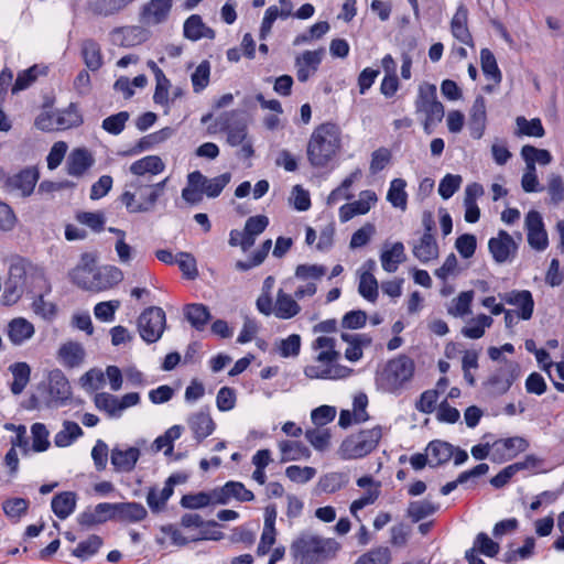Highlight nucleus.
I'll list each match as a JSON object with an SVG mask.
<instances>
[{"label": "nucleus", "mask_w": 564, "mask_h": 564, "mask_svg": "<svg viewBox=\"0 0 564 564\" xmlns=\"http://www.w3.org/2000/svg\"><path fill=\"white\" fill-rule=\"evenodd\" d=\"M341 149L340 129L330 122L316 127L306 145V156L313 167H325Z\"/></svg>", "instance_id": "obj_1"}, {"label": "nucleus", "mask_w": 564, "mask_h": 564, "mask_svg": "<svg viewBox=\"0 0 564 564\" xmlns=\"http://www.w3.org/2000/svg\"><path fill=\"white\" fill-rule=\"evenodd\" d=\"M339 545L333 539L313 532H301L290 545L293 564H319L334 556Z\"/></svg>", "instance_id": "obj_2"}, {"label": "nucleus", "mask_w": 564, "mask_h": 564, "mask_svg": "<svg viewBox=\"0 0 564 564\" xmlns=\"http://www.w3.org/2000/svg\"><path fill=\"white\" fill-rule=\"evenodd\" d=\"M274 283L275 279L271 275L264 279L261 293L256 301L257 310L265 316L273 315L279 319H291L299 315L301 306L295 296L282 289L276 291L274 297L272 296Z\"/></svg>", "instance_id": "obj_3"}, {"label": "nucleus", "mask_w": 564, "mask_h": 564, "mask_svg": "<svg viewBox=\"0 0 564 564\" xmlns=\"http://www.w3.org/2000/svg\"><path fill=\"white\" fill-rule=\"evenodd\" d=\"M167 178L159 183H144L141 180L127 183L120 202L130 214L152 212L162 196Z\"/></svg>", "instance_id": "obj_4"}, {"label": "nucleus", "mask_w": 564, "mask_h": 564, "mask_svg": "<svg viewBox=\"0 0 564 564\" xmlns=\"http://www.w3.org/2000/svg\"><path fill=\"white\" fill-rule=\"evenodd\" d=\"M383 437L380 425L362 429L346 436L339 444L336 455L341 460L361 459L375 452Z\"/></svg>", "instance_id": "obj_5"}, {"label": "nucleus", "mask_w": 564, "mask_h": 564, "mask_svg": "<svg viewBox=\"0 0 564 564\" xmlns=\"http://www.w3.org/2000/svg\"><path fill=\"white\" fill-rule=\"evenodd\" d=\"M414 362L406 356L389 360L377 376L378 384L390 393L400 392L414 375Z\"/></svg>", "instance_id": "obj_6"}, {"label": "nucleus", "mask_w": 564, "mask_h": 564, "mask_svg": "<svg viewBox=\"0 0 564 564\" xmlns=\"http://www.w3.org/2000/svg\"><path fill=\"white\" fill-rule=\"evenodd\" d=\"M43 273L33 264L19 261L10 267L9 278L6 282L3 302L7 305L15 304L23 293V289L33 278H42Z\"/></svg>", "instance_id": "obj_7"}, {"label": "nucleus", "mask_w": 564, "mask_h": 564, "mask_svg": "<svg viewBox=\"0 0 564 564\" xmlns=\"http://www.w3.org/2000/svg\"><path fill=\"white\" fill-rule=\"evenodd\" d=\"M415 108L417 113L424 115V131L431 133V128L444 118V107L437 100L435 85L423 83L419 86Z\"/></svg>", "instance_id": "obj_8"}, {"label": "nucleus", "mask_w": 564, "mask_h": 564, "mask_svg": "<svg viewBox=\"0 0 564 564\" xmlns=\"http://www.w3.org/2000/svg\"><path fill=\"white\" fill-rule=\"evenodd\" d=\"M339 358L315 355L304 367V375L314 380H341L351 376L352 369L338 362Z\"/></svg>", "instance_id": "obj_9"}, {"label": "nucleus", "mask_w": 564, "mask_h": 564, "mask_svg": "<svg viewBox=\"0 0 564 564\" xmlns=\"http://www.w3.org/2000/svg\"><path fill=\"white\" fill-rule=\"evenodd\" d=\"M166 316L164 311L158 306H151L143 311L138 318L140 336L147 343L158 341L165 329Z\"/></svg>", "instance_id": "obj_10"}, {"label": "nucleus", "mask_w": 564, "mask_h": 564, "mask_svg": "<svg viewBox=\"0 0 564 564\" xmlns=\"http://www.w3.org/2000/svg\"><path fill=\"white\" fill-rule=\"evenodd\" d=\"M519 376L518 364L505 360L496 372L488 379L487 387L492 394H505Z\"/></svg>", "instance_id": "obj_11"}, {"label": "nucleus", "mask_w": 564, "mask_h": 564, "mask_svg": "<svg viewBox=\"0 0 564 564\" xmlns=\"http://www.w3.org/2000/svg\"><path fill=\"white\" fill-rule=\"evenodd\" d=\"M356 484L359 488L364 489L365 492L350 503L349 511L352 517L359 520L358 512L378 500L381 482L376 480L372 476L365 475L359 477Z\"/></svg>", "instance_id": "obj_12"}, {"label": "nucleus", "mask_w": 564, "mask_h": 564, "mask_svg": "<svg viewBox=\"0 0 564 564\" xmlns=\"http://www.w3.org/2000/svg\"><path fill=\"white\" fill-rule=\"evenodd\" d=\"M524 227L529 246L536 251L545 250L549 246V238L541 214L530 210L525 215Z\"/></svg>", "instance_id": "obj_13"}, {"label": "nucleus", "mask_w": 564, "mask_h": 564, "mask_svg": "<svg viewBox=\"0 0 564 564\" xmlns=\"http://www.w3.org/2000/svg\"><path fill=\"white\" fill-rule=\"evenodd\" d=\"M488 248L495 261L503 263L516 256L518 243L511 235L505 230H500L496 237L489 240Z\"/></svg>", "instance_id": "obj_14"}, {"label": "nucleus", "mask_w": 564, "mask_h": 564, "mask_svg": "<svg viewBox=\"0 0 564 564\" xmlns=\"http://www.w3.org/2000/svg\"><path fill=\"white\" fill-rule=\"evenodd\" d=\"M324 54V48H318L315 51H304L295 57V70L299 82H307L317 72Z\"/></svg>", "instance_id": "obj_15"}, {"label": "nucleus", "mask_w": 564, "mask_h": 564, "mask_svg": "<svg viewBox=\"0 0 564 564\" xmlns=\"http://www.w3.org/2000/svg\"><path fill=\"white\" fill-rule=\"evenodd\" d=\"M499 299L508 305L518 308V317L523 321H529L534 311V300L530 291L528 290H512L499 294Z\"/></svg>", "instance_id": "obj_16"}, {"label": "nucleus", "mask_w": 564, "mask_h": 564, "mask_svg": "<svg viewBox=\"0 0 564 564\" xmlns=\"http://www.w3.org/2000/svg\"><path fill=\"white\" fill-rule=\"evenodd\" d=\"M95 164L93 153L86 148H75L66 159V173L73 177H83Z\"/></svg>", "instance_id": "obj_17"}, {"label": "nucleus", "mask_w": 564, "mask_h": 564, "mask_svg": "<svg viewBox=\"0 0 564 564\" xmlns=\"http://www.w3.org/2000/svg\"><path fill=\"white\" fill-rule=\"evenodd\" d=\"M376 262L372 259L367 260L359 270L358 292L367 301L376 303L379 291L378 281L373 275Z\"/></svg>", "instance_id": "obj_18"}, {"label": "nucleus", "mask_w": 564, "mask_h": 564, "mask_svg": "<svg viewBox=\"0 0 564 564\" xmlns=\"http://www.w3.org/2000/svg\"><path fill=\"white\" fill-rule=\"evenodd\" d=\"M123 278L122 272L113 265H107L99 269L94 267L91 284L88 285V291L100 292L111 289L118 284Z\"/></svg>", "instance_id": "obj_19"}, {"label": "nucleus", "mask_w": 564, "mask_h": 564, "mask_svg": "<svg viewBox=\"0 0 564 564\" xmlns=\"http://www.w3.org/2000/svg\"><path fill=\"white\" fill-rule=\"evenodd\" d=\"M377 202V195L372 191H362L357 200L345 204L339 209V219L346 223L358 215L367 214Z\"/></svg>", "instance_id": "obj_20"}, {"label": "nucleus", "mask_w": 564, "mask_h": 564, "mask_svg": "<svg viewBox=\"0 0 564 564\" xmlns=\"http://www.w3.org/2000/svg\"><path fill=\"white\" fill-rule=\"evenodd\" d=\"M6 334L13 346H22L33 338L35 327L24 317H14L8 323Z\"/></svg>", "instance_id": "obj_21"}, {"label": "nucleus", "mask_w": 564, "mask_h": 564, "mask_svg": "<svg viewBox=\"0 0 564 564\" xmlns=\"http://www.w3.org/2000/svg\"><path fill=\"white\" fill-rule=\"evenodd\" d=\"M50 403L58 405L72 395L70 384L61 370H53L48 375Z\"/></svg>", "instance_id": "obj_22"}, {"label": "nucleus", "mask_w": 564, "mask_h": 564, "mask_svg": "<svg viewBox=\"0 0 564 564\" xmlns=\"http://www.w3.org/2000/svg\"><path fill=\"white\" fill-rule=\"evenodd\" d=\"M140 455L141 451L138 447H115L111 451L110 459L116 471L130 473L134 469Z\"/></svg>", "instance_id": "obj_23"}, {"label": "nucleus", "mask_w": 564, "mask_h": 564, "mask_svg": "<svg viewBox=\"0 0 564 564\" xmlns=\"http://www.w3.org/2000/svg\"><path fill=\"white\" fill-rule=\"evenodd\" d=\"M173 0H150L142 10V19L148 25L164 23L172 10Z\"/></svg>", "instance_id": "obj_24"}, {"label": "nucleus", "mask_w": 564, "mask_h": 564, "mask_svg": "<svg viewBox=\"0 0 564 564\" xmlns=\"http://www.w3.org/2000/svg\"><path fill=\"white\" fill-rule=\"evenodd\" d=\"M451 33L460 43L474 47L471 33L468 29V10L460 4L451 20Z\"/></svg>", "instance_id": "obj_25"}, {"label": "nucleus", "mask_w": 564, "mask_h": 564, "mask_svg": "<svg viewBox=\"0 0 564 564\" xmlns=\"http://www.w3.org/2000/svg\"><path fill=\"white\" fill-rule=\"evenodd\" d=\"M494 446V459L508 460L525 452L529 447V443L525 438L516 436L495 442Z\"/></svg>", "instance_id": "obj_26"}, {"label": "nucleus", "mask_w": 564, "mask_h": 564, "mask_svg": "<svg viewBox=\"0 0 564 564\" xmlns=\"http://www.w3.org/2000/svg\"><path fill=\"white\" fill-rule=\"evenodd\" d=\"M486 101L484 97L479 96L475 99L469 112L468 129L470 135L476 140L481 139L486 130Z\"/></svg>", "instance_id": "obj_27"}, {"label": "nucleus", "mask_w": 564, "mask_h": 564, "mask_svg": "<svg viewBox=\"0 0 564 564\" xmlns=\"http://www.w3.org/2000/svg\"><path fill=\"white\" fill-rule=\"evenodd\" d=\"M405 260V251L402 242L384 243L380 253L382 269L388 273H393Z\"/></svg>", "instance_id": "obj_28"}, {"label": "nucleus", "mask_w": 564, "mask_h": 564, "mask_svg": "<svg viewBox=\"0 0 564 564\" xmlns=\"http://www.w3.org/2000/svg\"><path fill=\"white\" fill-rule=\"evenodd\" d=\"M413 256L422 263L436 260L438 258V246L431 232H425L412 245Z\"/></svg>", "instance_id": "obj_29"}, {"label": "nucleus", "mask_w": 564, "mask_h": 564, "mask_svg": "<svg viewBox=\"0 0 564 564\" xmlns=\"http://www.w3.org/2000/svg\"><path fill=\"white\" fill-rule=\"evenodd\" d=\"M340 337L347 345L344 355L349 362L359 361L364 356V348L371 344V339L362 334L343 333Z\"/></svg>", "instance_id": "obj_30"}, {"label": "nucleus", "mask_w": 564, "mask_h": 564, "mask_svg": "<svg viewBox=\"0 0 564 564\" xmlns=\"http://www.w3.org/2000/svg\"><path fill=\"white\" fill-rule=\"evenodd\" d=\"M85 356L83 345L77 341H66L62 344L57 350V360L67 368H75L82 365Z\"/></svg>", "instance_id": "obj_31"}, {"label": "nucleus", "mask_w": 564, "mask_h": 564, "mask_svg": "<svg viewBox=\"0 0 564 564\" xmlns=\"http://www.w3.org/2000/svg\"><path fill=\"white\" fill-rule=\"evenodd\" d=\"M165 170V163L159 155H147L141 158L129 166L132 175L143 177L147 175H158Z\"/></svg>", "instance_id": "obj_32"}, {"label": "nucleus", "mask_w": 564, "mask_h": 564, "mask_svg": "<svg viewBox=\"0 0 564 564\" xmlns=\"http://www.w3.org/2000/svg\"><path fill=\"white\" fill-rule=\"evenodd\" d=\"M187 423L197 442L208 437L215 430V422L206 411L193 413L188 417Z\"/></svg>", "instance_id": "obj_33"}, {"label": "nucleus", "mask_w": 564, "mask_h": 564, "mask_svg": "<svg viewBox=\"0 0 564 564\" xmlns=\"http://www.w3.org/2000/svg\"><path fill=\"white\" fill-rule=\"evenodd\" d=\"M492 324V316L480 313L469 318L462 327L460 333L465 338L479 339L485 336L486 330L490 328Z\"/></svg>", "instance_id": "obj_34"}, {"label": "nucleus", "mask_w": 564, "mask_h": 564, "mask_svg": "<svg viewBox=\"0 0 564 564\" xmlns=\"http://www.w3.org/2000/svg\"><path fill=\"white\" fill-rule=\"evenodd\" d=\"M95 265L96 258L93 254H83L80 263L70 273L72 281L79 288L88 290Z\"/></svg>", "instance_id": "obj_35"}, {"label": "nucleus", "mask_w": 564, "mask_h": 564, "mask_svg": "<svg viewBox=\"0 0 564 564\" xmlns=\"http://www.w3.org/2000/svg\"><path fill=\"white\" fill-rule=\"evenodd\" d=\"M474 297L475 292L471 290L460 292L447 304V314L455 318H464L465 316L471 314Z\"/></svg>", "instance_id": "obj_36"}, {"label": "nucleus", "mask_w": 564, "mask_h": 564, "mask_svg": "<svg viewBox=\"0 0 564 564\" xmlns=\"http://www.w3.org/2000/svg\"><path fill=\"white\" fill-rule=\"evenodd\" d=\"M184 35L192 41H197L214 39L215 32L203 22L199 15L193 14L184 23Z\"/></svg>", "instance_id": "obj_37"}, {"label": "nucleus", "mask_w": 564, "mask_h": 564, "mask_svg": "<svg viewBox=\"0 0 564 564\" xmlns=\"http://www.w3.org/2000/svg\"><path fill=\"white\" fill-rule=\"evenodd\" d=\"M83 434L82 427L76 422L66 420L62 423V429L54 435V444L61 448L68 447Z\"/></svg>", "instance_id": "obj_38"}, {"label": "nucleus", "mask_w": 564, "mask_h": 564, "mask_svg": "<svg viewBox=\"0 0 564 564\" xmlns=\"http://www.w3.org/2000/svg\"><path fill=\"white\" fill-rule=\"evenodd\" d=\"M234 117V112L226 113L218 119L223 129L228 130L227 142L231 147H238L247 140V126L243 122H238L235 126L229 124V119Z\"/></svg>", "instance_id": "obj_39"}, {"label": "nucleus", "mask_w": 564, "mask_h": 564, "mask_svg": "<svg viewBox=\"0 0 564 564\" xmlns=\"http://www.w3.org/2000/svg\"><path fill=\"white\" fill-rule=\"evenodd\" d=\"M480 64L485 76L494 83V86L487 85L485 89L487 91H492L494 87L501 82V73L498 68L494 54L488 48H482L480 51Z\"/></svg>", "instance_id": "obj_40"}, {"label": "nucleus", "mask_w": 564, "mask_h": 564, "mask_svg": "<svg viewBox=\"0 0 564 564\" xmlns=\"http://www.w3.org/2000/svg\"><path fill=\"white\" fill-rule=\"evenodd\" d=\"M231 181V174L230 173H224L218 176H215L213 178H208L205 175L200 173V187L203 189V193L209 197L215 198L220 195L223 189L229 184Z\"/></svg>", "instance_id": "obj_41"}, {"label": "nucleus", "mask_w": 564, "mask_h": 564, "mask_svg": "<svg viewBox=\"0 0 564 564\" xmlns=\"http://www.w3.org/2000/svg\"><path fill=\"white\" fill-rule=\"evenodd\" d=\"M430 457V465H441L447 463L454 455V447L443 441H433L426 447Z\"/></svg>", "instance_id": "obj_42"}, {"label": "nucleus", "mask_w": 564, "mask_h": 564, "mask_svg": "<svg viewBox=\"0 0 564 564\" xmlns=\"http://www.w3.org/2000/svg\"><path fill=\"white\" fill-rule=\"evenodd\" d=\"M514 134L518 137H533L542 138L545 134L542 121L539 118L528 120L523 116L516 118V131Z\"/></svg>", "instance_id": "obj_43"}, {"label": "nucleus", "mask_w": 564, "mask_h": 564, "mask_svg": "<svg viewBox=\"0 0 564 564\" xmlns=\"http://www.w3.org/2000/svg\"><path fill=\"white\" fill-rule=\"evenodd\" d=\"M406 182L403 178H394L390 183V187L387 193V200L394 207L402 212L408 206V194L405 192Z\"/></svg>", "instance_id": "obj_44"}, {"label": "nucleus", "mask_w": 564, "mask_h": 564, "mask_svg": "<svg viewBox=\"0 0 564 564\" xmlns=\"http://www.w3.org/2000/svg\"><path fill=\"white\" fill-rule=\"evenodd\" d=\"M76 506V496L74 492L64 491L52 499V510L59 519H66L73 513Z\"/></svg>", "instance_id": "obj_45"}, {"label": "nucleus", "mask_w": 564, "mask_h": 564, "mask_svg": "<svg viewBox=\"0 0 564 564\" xmlns=\"http://www.w3.org/2000/svg\"><path fill=\"white\" fill-rule=\"evenodd\" d=\"M39 180V173L35 170L28 169L11 178L12 186L21 192L22 196H29L33 192Z\"/></svg>", "instance_id": "obj_46"}, {"label": "nucleus", "mask_w": 564, "mask_h": 564, "mask_svg": "<svg viewBox=\"0 0 564 564\" xmlns=\"http://www.w3.org/2000/svg\"><path fill=\"white\" fill-rule=\"evenodd\" d=\"M281 451V462L299 460L301 458H308L311 456L310 449L294 441H283L279 443Z\"/></svg>", "instance_id": "obj_47"}, {"label": "nucleus", "mask_w": 564, "mask_h": 564, "mask_svg": "<svg viewBox=\"0 0 564 564\" xmlns=\"http://www.w3.org/2000/svg\"><path fill=\"white\" fill-rule=\"evenodd\" d=\"M348 484V476L343 471H330L318 480V488L326 494H334Z\"/></svg>", "instance_id": "obj_48"}, {"label": "nucleus", "mask_w": 564, "mask_h": 564, "mask_svg": "<svg viewBox=\"0 0 564 564\" xmlns=\"http://www.w3.org/2000/svg\"><path fill=\"white\" fill-rule=\"evenodd\" d=\"M82 55L85 65L93 72L98 70L102 66V55L100 46L91 41L86 40L82 45Z\"/></svg>", "instance_id": "obj_49"}, {"label": "nucleus", "mask_w": 564, "mask_h": 564, "mask_svg": "<svg viewBox=\"0 0 564 564\" xmlns=\"http://www.w3.org/2000/svg\"><path fill=\"white\" fill-rule=\"evenodd\" d=\"M46 74V67L33 65L30 68L22 70L18 74L15 83L12 87V93L24 90L29 88L41 75Z\"/></svg>", "instance_id": "obj_50"}, {"label": "nucleus", "mask_w": 564, "mask_h": 564, "mask_svg": "<svg viewBox=\"0 0 564 564\" xmlns=\"http://www.w3.org/2000/svg\"><path fill=\"white\" fill-rule=\"evenodd\" d=\"M117 520L127 522L141 521L147 517L145 508L138 502H119Z\"/></svg>", "instance_id": "obj_51"}, {"label": "nucleus", "mask_w": 564, "mask_h": 564, "mask_svg": "<svg viewBox=\"0 0 564 564\" xmlns=\"http://www.w3.org/2000/svg\"><path fill=\"white\" fill-rule=\"evenodd\" d=\"M200 172L195 171L187 176V186L182 191V197L189 204H198L203 199V189L199 184Z\"/></svg>", "instance_id": "obj_52"}, {"label": "nucleus", "mask_w": 564, "mask_h": 564, "mask_svg": "<svg viewBox=\"0 0 564 564\" xmlns=\"http://www.w3.org/2000/svg\"><path fill=\"white\" fill-rule=\"evenodd\" d=\"M10 371L13 376L11 391L19 394L30 381L31 368L26 362H17L10 366Z\"/></svg>", "instance_id": "obj_53"}, {"label": "nucleus", "mask_w": 564, "mask_h": 564, "mask_svg": "<svg viewBox=\"0 0 564 564\" xmlns=\"http://www.w3.org/2000/svg\"><path fill=\"white\" fill-rule=\"evenodd\" d=\"M185 316L193 327L200 330L210 319L208 308L203 304H189L185 307Z\"/></svg>", "instance_id": "obj_54"}, {"label": "nucleus", "mask_w": 564, "mask_h": 564, "mask_svg": "<svg viewBox=\"0 0 564 564\" xmlns=\"http://www.w3.org/2000/svg\"><path fill=\"white\" fill-rule=\"evenodd\" d=\"M392 554L389 547L378 546L360 555L355 564H390Z\"/></svg>", "instance_id": "obj_55"}, {"label": "nucleus", "mask_w": 564, "mask_h": 564, "mask_svg": "<svg viewBox=\"0 0 564 564\" xmlns=\"http://www.w3.org/2000/svg\"><path fill=\"white\" fill-rule=\"evenodd\" d=\"M55 113L57 130L69 129L82 123V116L74 105H69L65 109L57 110Z\"/></svg>", "instance_id": "obj_56"}, {"label": "nucleus", "mask_w": 564, "mask_h": 564, "mask_svg": "<svg viewBox=\"0 0 564 564\" xmlns=\"http://www.w3.org/2000/svg\"><path fill=\"white\" fill-rule=\"evenodd\" d=\"M32 451L36 453L45 452L50 448V432L43 423H34L31 426Z\"/></svg>", "instance_id": "obj_57"}, {"label": "nucleus", "mask_w": 564, "mask_h": 564, "mask_svg": "<svg viewBox=\"0 0 564 564\" xmlns=\"http://www.w3.org/2000/svg\"><path fill=\"white\" fill-rule=\"evenodd\" d=\"M470 550H475L477 554L480 553L487 557H495L500 551V545L489 538L488 534L480 532L476 535Z\"/></svg>", "instance_id": "obj_58"}, {"label": "nucleus", "mask_w": 564, "mask_h": 564, "mask_svg": "<svg viewBox=\"0 0 564 564\" xmlns=\"http://www.w3.org/2000/svg\"><path fill=\"white\" fill-rule=\"evenodd\" d=\"M173 494L171 489V482H165L162 489L151 488L148 496L147 502L152 511H160L170 499Z\"/></svg>", "instance_id": "obj_59"}, {"label": "nucleus", "mask_w": 564, "mask_h": 564, "mask_svg": "<svg viewBox=\"0 0 564 564\" xmlns=\"http://www.w3.org/2000/svg\"><path fill=\"white\" fill-rule=\"evenodd\" d=\"M162 530L165 535L170 538L171 542L178 546L185 545L192 541H199L205 539L204 534L187 533L184 529L181 530L173 525L164 527Z\"/></svg>", "instance_id": "obj_60"}, {"label": "nucleus", "mask_w": 564, "mask_h": 564, "mask_svg": "<svg viewBox=\"0 0 564 564\" xmlns=\"http://www.w3.org/2000/svg\"><path fill=\"white\" fill-rule=\"evenodd\" d=\"M326 273V268L319 264H300L295 269V278L301 282H317Z\"/></svg>", "instance_id": "obj_61"}, {"label": "nucleus", "mask_w": 564, "mask_h": 564, "mask_svg": "<svg viewBox=\"0 0 564 564\" xmlns=\"http://www.w3.org/2000/svg\"><path fill=\"white\" fill-rule=\"evenodd\" d=\"M51 104L46 102L40 113L34 119V127L44 132H51L57 130L56 127V113L52 112L50 108Z\"/></svg>", "instance_id": "obj_62"}, {"label": "nucleus", "mask_w": 564, "mask_h": 564, "mask_svg": "<svg viewBox=\"0 0 564 564\" xmlns=\"http://www.w3.org/2000/svg\"><path fill=\"white\" fill-rule=\"evenodd\" d=\"M210 64L207 61L202 62L191 75L193 90L198 94L209 84Z\"/></svg>", "instance_id": "obj_63"}, {"label": "nucleus", "mask_w": 564, "mask_h": 564, "mask_svg": "<svg viewBox=\"0 0 564 564\" xmlns=\"http://www.w3.org/2000/svg\"><path fill=\"white\" fill-rule=\"evenodd\" d=\"M94 402L98 410L106 412L111 417H119L118 397L100 392L95 395Z\"/></svg>", "instance_id": "obj_64"}]
</instances>
